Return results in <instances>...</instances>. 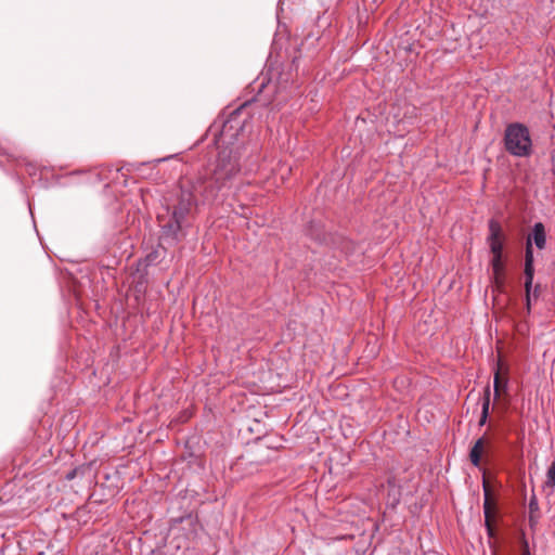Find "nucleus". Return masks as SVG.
I'll return each mask as SVG.
<instances>
[{
  "mask_svg": "<svg viewBox=\"0 0 555 555\" xmlns=\"http://www.w3.org/2000/svg\"><path fill=\"white\" fill-rule=\"evenodd\" d=\"M238 156L231 150L223 149L218 153L216 167L211 173L199 172L193 179L182 182L178 204L172 209V219L185 223L186 217L194 205L209 203L218 194L232 185V180L240 172Z\"/></svg>",
  "mask_w": 555,
  "mask_h": 555,
  "instance_id": "1",
  "label": "nucleus"
},
{
  "mask_svg": "<svg viewBox=\"0 0 555 555\" xmlns=\"http://www.w3.org/2000/svg\"><path fill=\"white\" fill-rule=\"evenodd\" d=\"M505 150L516 157H528L532 153V140L527 126L520 122L509 124L504 132Z\"/></svg>",
  "mask_w": 555,
  "mask_h": 555,
  "instance_id": "2",
  "label": "nucleus"
},
{
  "mask_svg": "<svg viewBox=\"0 0 555 555\" xmlns=\"http://www.w3.org/2000/svg\"><path fill=\"white\" fill-rule=\"evenodd\" d=\"M533 274H534V268H533L532 243H531V238L528 237L527 242H526V250H525V278H526L525 289H526V305H527L528 310H530V308H531L532 296L534 298L538 297L539 286H535L533 293L531 292Z\"/></svg>",
  "mask_w": 555,
  "mask_h": 555,
  "instance_id": "3",
  "label": "nucleus"
},
{
  "mask_svg": "<svg viewBox=\"0 0 555 555\" xmlns=\"http://www.w3.org/2000/svg\"><path fill=\"white\" fill-rule=\"evenodd\" d=\"M185 223H183L180 220L172 219V216L170 219L163 223L162 227V234L165 238H170L172 242L177 243L181 238V236H184L183 228Z\"/></svg>",
  "mask_w": 555,
  "mask_h": 555,
  "instance_id": "4",
  "label": "nucleus"
},
{
  "mask_svg": "<svg viewBox=\"0 0 555 555\" xmlns=\"http://www.w3.org/2000/svg\"><path fill=\"white\" fill-rule=\"evenodd\" d=\"M489 230H490V236H489V245L491 253L493 256L502 255L503 250V244L501 242V225L500 222H498L494 219H491L489 221Z\"/></svg>",
  "mask_w": 555,
  "mask_h": 555,
  "instance_id": "5",
  "label": "nucleus"
},
{
  "mask_svg": "<svg viewBox=\"0 0 555 555\" xmlns=\"http://www.w3.org/2000/svg\"><path fill=\"white\" fill-rule=\"evenodd\" d=\"M483 451L485 439L481 437L475 442L469 452V460L474 466L478 467L480 465Z\"/></svg>",
  "mask_w": 555,
  "mask_h": 555,
  "instance_id": "6",
  "label": "nucleus"
},
{
  "mask_svg": "<svg viewBox=\"0 0 555 555\" xmlns=\"http://www.w3.org/2000/svg\"><path fill=\"white\" fill-rule=\"evenodd\" d=\"M532 237H533V241H534L535 246H537L539 249H543V248L545 247V244H546V234H545V229H544L543 223H541V222H537V223L533 225V230H532Z\"/></svg>",
  "mask_w": 555,
  "mask_h": 555,
  "instance_id": "7",
  "label": "nucleus"
},
{
  "mask_svg": "<svg viewBox=\"0 0 555 555\" xmlns=\"http://www.w3.org/2000/svg\"><path fill=\"white\" fill-rule=\"evenodd\" d=\"M483 490H485L483 512H485V517H486V525H487L489 533H491L492 529H491L489 520L493 513V503L491 502L489 488L486 483H483Z\"/></svg>",
  "mask_w": 555,
  "mask_h": 555,
  "instance_id": "8",
  "label": "nucleus"
},
{
  "mask_svg": "<svg viewBox=\"0 0 555 555\" xmlns=\"http://www.w3.org/2000/svg\"><path fill=\"white\" fill-rule=\"evenodd\" d=\"M490 397H491L490 386H487L483 391L479 426H483L487 423V420L489 416V409H490Z\"/></svg>",
  "mask_w": 555,
  "mask_h": 555,
  "instance_id": "9",
  "label": "nucleus"
},
{
  "mask_svg": "<svg viewBox=\"0 0 555 555\" xmlns=\"http://www.w3.org/2000/svg\"><path fill=\"white\" fill-rule=\"evenodd\" d=\"M492 271L494 281L496 284L503 283V262H502V255L493 256L491 260Z\"/></svg>",
  "mask_w": 555,
  "mask_h": 555,
  "instance_id": "10",
  "label": "nucleus"
},
{
  "mask_svg": "<svg viewBox=\"0 0 555 555\" xmlns=\"http://www.w3.org/2000/svg\"><path fill=\"white\" fill-rule=\"evenodd\" d=\"M502 387V378L500 374V367L496 369L494 372V378H493V388H494V398L498 399L500 397V390Z\"/></svg>",
  "mask_w": 555,
  "mask_h": 555,
  "instance_id": "11",
  "label": "nucleus"
},
{
  "mask_svg": "<svg viewBox=\"0 0 555 555\" xmlns=\"http://www.w3.org/2000/svg\"><path fill=\"white\" fill-rule=\"evenodd\" d=\"M545 486L551 489L555 486V461L547 469Z\"/></svg>",
  "mask_w": 555,
  "mask_h": 555,
  "instance_id": "12",
  "label": "nucleus"
},
{
  "mask_svg": "<svg viewBox=\"0 0 555 555\" xmlns=\"http://www.w3.org/2000/svg\"><path fill=\"white\" fill-rule=\"evenodd\" d=\"M80 470H81V468H75V469H73V470L68 472V473L66 474V479H67V480H72V479H74Z\"/></svg>",
  "mask_w": 555,
  "mask_h": 555,
  "instance_id": "13",
  "label": "nucleus"
},
{
  "mask_svg": "<svg viewBox=\"0 0 555 555\" xmlns=\"http://www.w3.org/2000/svg\"><path fill=\"white\" fill-rule=\"evenodd\" d=\"M521 555H531L529 551V544L527 540H522V552Z\"/></svg>",
  "mask_w": 555,
  "mask_h": 555,
  "instance_id": "14",
  "label": "nucleus"
},
{
  "mask_svg": "<svg viewBox=\"0 0 555 555\" xmlns=\"http://www.w3.org/2000/svg\"><path fill=\"white\" fill-rule=\"evenodd\" d=\"M534 507H537V504L533 502H530V509L532 511Z\"/></svg>",
  "mask_w": 555,
  "mask_h": 555,
  "instance_id": "15",
  "label": "nucleus"
},
{
  "mask_svg": "<svg viewBox=\"0 0 555 555\" xmlns=\"http://www.w3.org/2000/svg\"><path fill=\"white\" fill-rule=\"evenodd\" d=\"M503 387L506 388L507 387V380H504L503 382Z\"/></svg>",
  "mask_w": 555,
  "mask_h": 555,
  "instance_id": "16",
  "label": "nucleus"
},
{
  "mask_svg": "<svg viewBox=\"0 0 555 555\" xmlns=\"http://www.w3.org/2000/svg\"><path fill=\"white\" fill-rule=\"evenodd\" d=\"M529 521H530V524L532 525V524H533V518H532V517H530V518H529Z\"/></svg>",
  "mask_w": 555,
  "mask_h": 555,
  "instance_id": "17",
  "label": "nucleus"
}]
</instances>
